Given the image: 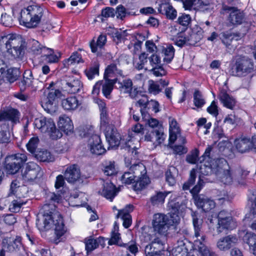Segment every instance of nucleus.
I'll list each match as a JSON object with an SVG mask.
<instances>
[{
    "label": "nucleus",
    "mask_w": 256,
    "mask_h": 256,
    "mask_svg": "<svg viewBox=\"0 0 256 256\" xmlns=\"http://www.w3.org/2000/svg\"><path fill=\"white\" fill-rule=\"evenodd\" d=\"M200 170V173L204 175L214 173L219 180L226 184H230L234 178H244L248 174V172L241 168H238L234 172L224 158L214 160L209 166L206 164L202 165Z\"/></svg>",
    "instance_id": "nucleus-1"
},
{
    "label": "nucleus",
    "mask_w": 256,
    "mask_h": 256,
    "mask_svg": "<svg viewBox=\"0 0 256 256\" xmlns=\"http://www.w3.org/2000/svg\"><path fill=\"white\" fill-rule=\"evenodd\" d=\"M54 206L52 204H46L40 209L38 216L36 224L40 228L48 230L52 224L55 226V234L58 239L66 232L63 218L58 212H54Z\"/></svg>",
    "instance_id": "nucleus-2"
},
{
    "label": "nucleus",
    "mask_w": 256,
    "mask_h": 256,
    "mask_svg": "<svg viewBox=\"0 0 256 256\" xmlns=\"http://www.w3.org/2000/svg\"><path fill=\"white\" fill-rule=\"evenodd\" d=\"M132 142L131 139L126 142L124 146L122 148L127 150L130 155L125 158V164L127 167L130 166V170L136 178L146 174V170L145 166L140 162L136 163L138 158V152L135 149L136 146L131 148L130 144Z\"/></svg>",
    "instance_id": "nucleus-3"
},
{
    "label": "nucleus",
    "mask_w": 256,
    "mask_h": 256,
    "mask_svg": "<svg viewBox=\"0 0 256 256\" xmlns=\"http://www.w3.org/2000/svg\"><path fill=\"white\" fill-rule=\"evenodd\" d=\"M42 14L43 10L40 6H30L21 10L20 24L28 28H34L40 23Z\"/></svg>",
    "instance_id": "nucleus-4"
},
{
    "label": "nucleus",
    "mask_w": 256,
    "mask_h": 256,
    "mask_svg": "<svg viewBox=\"0 0 256 256\" xmlns=\"http://www.w3.org/2000/svg\"><path fill=\"white\" fill-rule=\"evenodd\" d=\"M2 40L4 42L7 52L14 58H20L24 55L26 42L20 36L9 34L6 35Z\"/></svg>",
    "instance_id": "nucleus-5"
},
{
    "label": "nucleus",
    "mask_w": 256,
    "mask_h": 256,
    "mask_svg": "<svg viewBox=\"0 0 256 256\" xmlns=\"http://www.w3.org/2000/svg\"><path fill=\"white\" fill-rule=\"evenodd\" d=\"M80 135L82 137L89 138L88 146L92 154L100 155L106 152V149L102 144L100 136L94 134V128L92 126H86L80 128Z\"/></svg>",
    "instance_id": "nucleus-6"
},
{
    "label": "nucleus",
    "mask_w": 256,
    "mask_h": 256,
    "mask_svg": "<svg viewBox=\"0 0 256 256\" xmlns=\"http://www.w3.org/2000/svg\"><path fill=\"white\" fill-rule=\"evenodd\" d=\"M254 72V64L252 60L245 56H240L236 58L230 74L233 76L244 77Z\"/></svg>",
    "instance_id": "nucleus-7"
},
{
    "label": "nucleus",
    "mask_w": 256,
    "mask_h": 256,
    "mask_svg": "<svg viewBox=\"0 0 256 256\" xmlns=\"http://www.w3.org/2000/svg\"><path fill=\"white\" fill-rule=\"evenodd\" d=\"M28 160L26 152L16 153L5 158L4 168L7 174H14L23 166Z\"/></svg>",
    "instance_id": "nucleus-8"
},
{
    "label": "nucleus",
    "mask_w": 256,
    "mask_h": 256,
    "mask_svg": "<svg viewBox=\"0 0 256 256\" xmlns=\"http://www.w3.org/2000/svg\"><path fill=\"white\" fill-rule=\"evenodd\" d=\"M34 124L36 128L42 132L48 133L50 136L53 140H56L62 136V134L56 129L54 120L50 118L40 116L35 119Z\"/></svg>",
    "instance_id": "nucleus-9"
},
{
    "label": "nucleus",
    "mask_w": 256,
    "mask_h": 256,
    "mask_svg": "<svg viewBox=\"0 0 256 256\" xmlns=\"http://www.w3.org/2000/svg\"><path fill=\"white\" fill-rule=\"evenodd\" d=\"M169 219L168 216L162 214H156L153 216L152 224L154 230L158 234H164L168 230L170 226L177 222L176 218Z\"/></svg>",
    "instance_id": "nucleus-10"
},
{
    "label": "nucleus",
    "mask_w": 256,
    "mask_h": 256,
    "mask_svg": "<svg viewBox=\"0 0 256 256\" xmlns=\"http://www.w3.org/2000/svg\"><path fill=\"white\" fill-rule=\"evenodd\" d=\"M44 172L41 168L34 162H28L22 176L23 180L26 182H33L38 178H41Z\"/></svg>",
    "instance_id": "nucleus-11"
},
{
    "label": "nucleus",
    "mask_w": 256,
    "mask_h": 256,
    "mask_svg": "<svg viewBox=\"0 0 256 256\" xmlns=\"http://www.w3.org/2000/svg\"><path fill=\"white\" fill-rule=\"evenodd\" d=\"M101 128L105 131L106 140L111 147L122 144L123 140H121L120 134L114 125L109 124L108 122L106 125L101 126Z\"/></svg>",
    "instance_id": "nucleus-12"
},
{
    "label": "nucleus",
    "mask_w": 256,
    "mask_h": 256,
    "mask_svg": "<svg viewBox=\"0 0 256 256\" xmlns=\"http://www.w3.org/2000/svg\"><path fill=\"white\" fill-rule=\"evenodd\" d=\"M62 96L59 90L51 89L48 93L46 99L42 102V106L48 113L54 112L56 109L58 100Z\"/></svg>",
    "instance_id": "nucleus-13"
},
{
    "label": "nucleus",
    "mask_w": 256,
    "mask_h": 256,
    "mask_svg": "<svg viewBox=\"0 0 256 256\" xmlns=\"http://www.w3.org/2000/svg\"><path fill=\"white\" fill-rule=\"evenodd\" d=\"M116 88L121 94H128L132 98H136L138 94V88L133 86L132 81L130 78H126L122 81H118Z\"/></svg>",
    "instance_id": "nucleus-14"
},
{
    "label": "nucleus",
    "mask_w": 256,
    "mask_h": 256,
    "mask_svg": "<svg viewBox=\"0 0 256 256\" xmlns=\"http://www.w3.org/2000/svg\"><path fill=\"white\" fill-rule=\"evenodd\" d=\"M62 85L66 90L70 94L77 93L82 88V84L80 80L73 76H66L63 80Z\"/></svg>",
    "instance_id": "nucleus-15"
},
{
    "label": "nucleus",
    "mask_w": 256,
    "mask_h": 256,
    "mask_svg": "<svg viewBox=\"0 0 256 256\" xmlns=\"http://www.w3.org/2000/svg\"><path fill=\"white\" fill-rule=\"evenodd\" d=\"M223 10L229 14L228 20L229 22L234 26L242 24L244 20V13L239 9L234 7L228 6H224Z\"/></svg>",
    "instance_id": "nucleus-16"
},
{
    "label": "nucleus",
    "mask_w": 256,
    "mask_h": 256,
    "mask_svg": "<svg viewBox=\"0 0 256 256\" xmlns=\"http://www.w3.org/2000/svg\"><path fill=\"white\" fill-rule=\"evenodd\" d=\"M102 184V189L98 191V192L110 201H112L114 198L116 196L118 192L116 186L110 180L104 181L100 180Z\"/></svg>",
    "instance_id": "nucleus-17"
},
{
    "label": "nucleus",
    "mask_w": 256,
    "mask_h": 256,
    "mask_svg": "<svg viewBox=\"0 0 256 256\" xmlns=\"http://www.w3.org/2000/svg\"><path fill=\"white\" fill-rule=\"evenodd\" d=\"M64 174L65 180L68 182L72 184L78 180L81 176L80 167L75 164L68 166Z\"/></svg>",
    "instance_id": "nucleus-18"
},
{
    "label": "nucleus",
    "mask_w": 256,
    "mask_h": 256,
    "mask_svg": "<svg viewBox=\"0 0 256 256\" xmlns=\"http://www.w3.org/2000/svg\"><path fill=\"white\" fill-rule=\"evenodd\" d=\"M194 203L198 208H202L205 212H208L215 207V202L204 196H194Z\"/></svg>",
    "instance_id": "nucleus-19"
},
{
    "label": "nucleus",
    "mask_w": 256,
    "mask_h": 256,
    "mask_svg": "<svg viewBox=\"0 0 256 256\" xmlns=\"http://www.w3.org/2000/svg\"><path fill=\"white\" fill-rule=\"evenodd\" d=\"M238 242V238L234 236L229 235L220 238L217 242L218 248L222 251L230 250Z\"/></svg>",
    "instance_id": "nucleus-20"
},
{
    "label": "nucleus",
    "mask_w": 256,
    "mask_h": 256,
    "mask_svg": "<svg viewBox=\"0 0 256 256\" xmlns=\"http://www.w3.org/2000/svg\"><path fill=\"white\" fill-rule=\"evenodd\" d=\"M20 116V112L14 108L0 111V122L8 120L13 124H16L19 122Z\"/></svg>",
    "instance_id": "nucleus-21"
},
{
    "label": "nucleus",
    "mask_w": 256,
    "mask_h": 256,
    "mask_svg": "<svg viewBox=\"0 0 256 256\" xmlns=\"http://www.w3.org/2000/svg\"><path fill=\"white\" fill-rule=\"evenodd\" d=\"M236 150L240 152H246L252 149L250 138L242 136L236 138L234 142Z\"/></svg>",
    "instance_id": "nucleus-22"
},
{
    "label": "nucleus",
    "mask_w": 256,
    "mask_h": 256,
    "mask_svg": "<svg viewBox=\"0 0 256 256\" xmlns=\"http://www.w3.org/2000/svg\"><path fill=\"white\" fill-rule=\"evenodd\" d=\"M124 76L122 70L120 68L119 61L108 65L105 70L104 78H112L118 76Z\"/></svg>",
    "instance_id": "nucleus-23"
},
{
    "label": "nucleus",
    "mask_w": 256,
    "mask_h": 256,
    "mask_svg": "<svg viewBox=\"0 0 256 256\" xmlns=\"http://www.w3.org/2000/svg\"><path fill=\"white\" fill-rule=\"evenodd\" d=\"M4 248H6L7 252H14L19 250L22 248L20 238L15 239L11 238H6L2 240Z\"/></svg>",
    "instance_id": "nucleus-24"
},
{
    "label": "nucleus",
    "mask_w": 256,
    "mask_h": 256,
    "mask_svg": "<svg viewBox=\"0 0 256 256\" xmlns=\"http://www.w3.org/2000/svg\"><path fill=\"white\" fill-rule=\"evenodd\" d=\"M133 210L132 205L127 206L124 209L120 210L116 218L120 217L123 220V226L125 228H128L132 224V217L130 212Z\"/></svg>",
    "instance_id": "nucleus-25"
},
{
    "label": "nucleus",
    "mask_w": 256,
    "mask_h": 256,
    "mask_svg": "<svg viewBox=\"0 0 256 256\" xmlns=\"http://www.w3.org/2000/svg\"><path fill=\"white\" fill-rule=\"evenodd\" d=\"M158 10L160 13L166 14L167 18L170 20L174 19L177 16L176 10L169 3L161 4Z\"/></svg>",
    "instance_id": "nucleus-26"
},
{
    "label": "nucleus",
    "mask_w": 256,
    "mask_h": 256,
    "mask_svg": "<svg viewBox=\"0 0 256 256\" xmlns=\"http://www.w3.org/2000/svg\"><path fill=\"white\" fill-rule=\"evenodd\" d=\"M206 242H200L198 240H194V245L201 256H216L215 252L206 245Z\"/></svg>",
    "instance_id": "nucleus-27"
},
{
    "label": "nucleus",
    "mask_w": 256,
    "mask_h": 256,
    "mask_svg": "<svg viewBox=\"0 0 256 256\" xmlns=\"http://www.w3.org/2000/svg\"><path fill=\"white\" fill-rule=\"evenodd\" d=\"M102 170L106 176H112L118 173V168L114 161L106 160L102 164Z\"/></svg>",
    "instance_id": "nucleus-28"
},
{
    "label": "nucleus",
    "mask_w": 256,
    "mask_h": 256,
    "mask_svg": "<svg viewBox=\"0 0 256 256\" xmlns=\"http://www.w3.org/2000/svg\"><path fill=\"white\" fill-rule=\"evenodd\" d=\"M219 98L223 106L229 109L232 110L236 106L235 99L224 91L220 92Z\"/></svg>",
    "instance_id": "nucleus-29"
},
{
    "label": "nucleus",
    "mask_w": 256,
    "mask_h": 256,
    "mask_svg": "<svg viewBox=\"0 0 256 256\" xmlns=\"http://www.w3.org/2000/svg\"><path fill=\"white\" fill-rule=\"evenodd\" d=\"M80 104V103L76 96H70L62 101V108L70 111L75 110Z\"/></svg>",
    "instance_id": "nucleus-30"
},
{
    "label": "nucleus",
    "mask_w": 256,
    "mask_h": 256,
    "mask_svg": "<svg viewBox=\"0 0 256 256\" xmlns=\"http://www.w3.org/2000/svg\"><path fill=\"white\" fill-rule=\"evenodd\" d=\"M58 126L66 134L72 132L74 128L72 120L68 116H65L60 118Z\"/></svg>",
    "instance_id": "nucleus-31"
},
{
    "label": "nucleus",
    "mask_w": 256,
    "mask_h": 256,
    "mask_svg": "<svg viewBox=\"0 0 256 256\" xmlns=\"http://www.w3.org/2000/svg\"><path fill=\"white\" fill-rule=\"evenodd\" d=\"M170 138V142L174 143L176 140L177 135L180 134V129L175 119L169 118Z\"/></svg>",
    "instance_id": "nucleus-32"
},
{
    "label": "nucleus",
    "mask_w": 256,
    "mask_h": 256,
    "mask_svg": "<svg viewBox=\"0 0 256 256\" xmlns=\"http://www.w3.org/2000/svg\"><path fill=\"white\" fill-rule=\"evenodd\" d=\"M193 224L194 227V236L195 240H198L200 242H206V236L203 234L202 230V222L198 221L196 218H193Z\"/></svg>",
    "instance_id": "nucleus-33"
},
{
    "label": "nucleus",
    "mask_w": 256,
    "mask_h": 256,
    "mask_svg": "<svg viewBox=\"0 0 256 256\" xmlns=\"http://www.w3.org/2000/svg\"><path fill=\"white\" fill-rule=\"evenodd\" d=\"M104 244V240L102 237H99L96 238H90L86 240V250L88 252L96 248L99 245H102Z\"/></svg>",
    "instance_id": "nucleus-34"
},
{
    "label": "nucleus",
    "mask_w": 256,
    "mask_h": 256,
    "mask_svg": "<svg viewBox=\"0 0 256 256\" xmlns=\"http://www.w3.org/2000/svg\"><path fill=\"white\" fill-rule=\"evenodd\" d=\"M164 134L161 129L154 130L150 132L146 133L144 136V140L147 142H152L154 136L158 144H160L164 140Z\"/></svg>",
    "instance_id": "nucleus-35"
},
{
    "label": "nucleus",
    "mask_w": 256,
    "mask_h": 256,
    "mask_svg": "<svg viewBox=\"0 0 256 256\" xmlns=\"http://www.w3.org/2000/svg\"><path fill=\"white\" fill-rule=\"evenodd\" d=\"M243 239L249 246L250 252L254 256H256V234L248 232L244 236Z\"/></svg>",
    "instance_id": "nucleus-36"
},
{
    "label": "nucleus",
    "mask_w": 256,
    "mask_h": 256,
    "mask_svg": "<svg viewBox=\"0 0 256 256\" xmlns=\"http://www.w3.org/2000/svg\"><path fill=\"white\" fill-rule=\"evenodd\" d=\"M104 81L102 80V92L104 95L108 98L110 96L113 90L114 84L116 82V79L104 78Z\"/></svg>",
    "instance_id": "nucleus-37"
},
{
    "label": "nucleus",
    "mask_w": 256,
    "mask_h": 256,
    "mask_svg": "<svg viewBox=\"0 0 256 256\" xmlns=\"http://www.w3.org/2000/svg\"><path fill=\"white\" fill-rule=\"evenodd\" d=\"M150 182V179L146 174L138 177L137 180L134 181V184L133 186L134 190L136 191H140L145 188Z\"/></svg>",
    "instance_id": "nucleus-38"
},
{
    "label": "nucleus",
    "mask_w": 256,
    "mask_h": 256,
    "mask_svg": "<svg viewBox=\"0 0 256 256\" xmlns=\"http://www.w3.org/2000/svg\"><path fill=\"white\" fill-rule=\"evenodd\" d=\"M33 80L32 72L30 70H26L23 74V80L19 84L20 90H24L26 86H31Z\"/></svg>",
    "instance_id": "nucleus-39"
},
{
    "label": "nucleus",
    "mask_w": 256,
    "mask_h": 256,
    "mask_svg": "<svg viewBox=\"0 0 256 256\" xmlns=\"http://www.w3.org/2000/svg\"><path fill=\"white\" fill-rule=\"evenodd\" d=\"M106 41V36L104 35H100L96 40L95 42L94 40H92L90 42V47L92 52H96L100 50L105 44Z\"/></svg>",
    "instance_id": "nucleus-40"
},
{
    "label": "nucleus",
    "mask_w": 256,
    "mask_h": 256,
    "mask_svg": "<svg viewBox=\"0 0 256 256\" xmlns=\"http://www.w3.org/2000/svg\"><path fill=\"white\" fill-rule=\"evenodd\" d=\"M162 53L164 56V61L170 62L174 58V49L173 46L166 44L162 47Z\"/></svg>",
    "instance_id": "nucleus-41"
},
{
    "label": "nucleus",
    "mask_w": 256,
    "mask_h": 256,
    "mask_svg": "<svg viewBox=\"0 0 256 256\" xmlns=\"http://www.w3.org/2000/svg\"><path fill=\"white\" fill-rule=\"evenodd\" d=\"M60 54L57 52L54 53L52 49L48 48L46 53L43 54L44 60L48 63H54L58 61Z\"/></svg>",
    "instance_id": "nucleus-42"
},
{
    "label": "nucleus",
    "mask_w": 256,
    "mask_h": 256,
    "mask_svg": "<svg viewBox=\"0 0 256 256\" xmlns=\"http://www.w3.org/2000/svg\"><path fill=\"white\" fill-rule=\"evenodd\" d=\"M186 204V200L181 202L177 198L176 200H171L168 202V206L172 210L174 215L176 214V217L178 218L177 213L180 209H183Z\"/></svg>",
    "instance_id": "nucleus-43"
},
{
    "label": "nucleus",
    "mask_w": 256,
    "mask_h": 256,
    "mask_svg": "<svg viewBox=\"0 0 256 256\" xmlns=\"http://www.w3.org/2000/svg\"><path fill=\"white\" fill-rule=\"evenodd\" d=\"M202 38V34L201 31L192 32L189 36H187V45L196 46Z\"/></svg>",
    "instance_id": "nucleus-44"
},
{
    "label": "nucleus",
    "mask_w": 256,
    "mask_h": 256,
    "mask_svg": "<svg viewBox=\"0 0 256 256\" xmlns=\"http://www.w3.org/2000/svg\"><path fill=\"white\" fill-rule=\"evenodd\" d=\"M151 248L150 250L160 253V251L164 249V244L160 238L157 236L151 244H148L145 248Z\"/></svg>",
    "instance_id": "nucleus-45"
},
{
    "label": "nucleus",
    "mask_w": 256,
    "mask_h": 256,
    "mask_svg": "<svg viewBox=\"0 0 256 256\" xmlns=\"http://www.w3.org/2000/svg\"><path fill=\"white\" fill-rule=\"evenodd\" d=\"M97 103L98 104L99 108L100 111L101 112L100 114V118H101V122H100V125L101 126H104L106 124V122H108V120L106 117L107 115V110L106 108V103L102 100H98L97 102Z\"/></svg>",
    "instance_id": "nucleus-46"
},
{
    "label": "nucleus",
    "mask_w": 256,
    "mask_h": 256,
    "mask_svg": "<svg viewBox=\"0 0 256 256\" xmlns=\"http://www.w3.org/2000/svg\"><path fill=\"white\" fill-rule=\"evenodd\" d=\"M20 75V71L18 68H11L7 70L5 74L6 80L12 83L16 81Z\"/></svg>",
    "instance_id": "nucleus-47"
},
{
    "label": "nucleus",
    "mask_w": 256,
    "mask_h": 256,
    "mask_svg": "<svg viewBox=\"0 0 256 256\" xmlns=\"http://www.w3.org/2000/svg\"><path fill=\"white\" fill-rule=\"evenodd\" d=\"M36 158L43 162H51L54 160V157L48 150H40L36 154Z\"/></svg>",
    "instance_id": "nucleus-48"
},
{
    "label": "nucleus",
    "mask_w": 256,
    "mask_h": 256,
    "mask_svg": "<svg viewBox=\"0 0 256 256\" xmlns=\"http://www.w3.org/2000/svg\"><path fill=\"white\" fill-rule=\"evenodd\" d=\"M167 195L166 192H156L150 198V202L153 206H158L164 202V199Z\"/></svg>",
    "instance_id": "nucleus-49"
},
{
    "label": "nucleus",
    "mask_w": 256,
    "mask_h": 256,
    "mask_svg": "<svg viewBox=\"0 0 256 256\" xmlns=\"http://www.w3.org/2000/svg\"><path fill=\"white\" fill-rule=\"evenodd\" d=\"M194 104L197 108H201L206 104V101L201 92L196 90L194 94Z\"/></svg>",
    "instance_id": "nucleus-50"
},
{
    "label": "nucleus",
    "mask_w": 256,
    "mask_h": 256,
    "mask_svg": "<svg viewBox=\"0 0 256 256\" xmlns=\"http://www.w3.org/2000/svg\"><path fill=\"white\" fill-rule=\"evenodd\" d=\"M147 58V55L145 53L141 54L139 56L138 59L136 60L134 62V67L139 70H142L143 68L147 70V68H144L145 64L148 62Z\"/></svg>",
    "instance_id": "nucleus-51"
},
{
    "label": "nucleus",
    "mask_w": 256,
    "mask_h": 256,
    "mask_svg": "<svg viewBox=\"0 0 256 256\" xmlns=\"http://www.w3.org/2000/svg\"><path fill=\"white\" fill-rule=\"evenodd\" d=\"M30 48L32 51L36 54H43L46 53V50H48V48L45 46H42L38 42L35 40L32 41Z\"/></svg>",
    "instance_id": "nucleus-52"
},
{
    "label": "nucleus",
    "mask_w": 256,
    "mask_h": 256,
    "mask_svg": "<svg viewBox=\"0 0 256 256\" xmlns=\"http://www.w3.org/2000/svg\"><path fill=\"white\" fill-rule=\"evenodd\" d=\"M115 14L118 19L123 20L127 16L130 15V12H128L124 6L120 4L116 8Z\"/></svg>",
    "instance_id": "nucleus-53"
},
{
    "label": "nucleus",
    "mask_w": 256,
    "mask_h": 256,
    "mask_svg": "<svg viewBox=\"0 0 256 256\" xmlns=\"http://www.w3.org/2000/svg\"><path fill=\"white\" fill-rule=\"evenodd\" d=\"M135 178H136L135 175H134L130 170H128V172H124L121 176L120 180L124 184H130L134 182Z\"/></svg>",
    "instance_id": "nucleus-54"
},
{
    "label": "nucleus",
    "mask_w": 256,
    "mask_h": 256,
    "mask_svg": "<svg viewBox=\"0 0 256 256\" xmlns=\"http://www.w3.org/2000/svg\"><path fill=\"white\" fill-rule=\"evenodd\" d=\"M232 222V218H228V220L226 219L224 220L218 222V226L217 227L218 232L220 233L224 230L231 228H232L231 226Z\"/></svg>",
    "instance_id": "nucleus-55"
},
{
    "label": "nucleus",
    "mask_w": 256,
    "mask_h": 256,
    "mask_svg": "<svg viewBox=\"0 0 256 256\" xmlns=\"http://www.w3.org/2000/svg\"><path fill=\"white\" fill-rule=\"evenodd\" d=\"M199 151L196 148L192 150L186 156V161L191 164H195L198 160Z\"/></svg>",
    "instance_id": "nucleus-56"
},
{
    "label": "nucleus",
    "mask_w": 256,
    "mask_h": 256,
    "mask_svg": "<svg viewBox=\"0 0 256 256\" xmlns=\"http://www.w3.org/2000/svg\"><path fill=\"white\" fill-rule=\"evenodd\" d=\"M196 178V170L193 168L190 170V176L188 182H185L182 186L184 190H188L190 186L194 184Z\"/></svg>",
    "instance_id": "nucleus-57"
},
{
    "label": "nucleus",
    "mask_w": 256,
    "mask_h": 256,
    "mask_svg": "<svg viewBox=\"0 0 256 256\" xmlns=\"http://www.w3.org/2000/svg\"><path fill=\"white\" fill-rule=\"evenodd\" d=\"M192 18L189 14H182L178 18V22L184 27H187L190 23Z\"/></svg>",
    "instance_id": "nucleus-58"
},
{
    "label": "nucleus",
    "mask_w": 256,
    "mask_h": 256,
    "mask_svg": "<svg viewBox=\"0 0 256 256\" xmlns=\"http://www.w3.org/2000/svg\"><path fill=\"white\" fill-rule=\"evenodd\" d=\"M86 74L89 80H92L96 75H98L99 66L96 64L94 66L90 68L85 70Z\"/></svg>",
    "instance_id": "nucleus-59"
},
{
    "label": "nucleus",
    "mask_w": 256,
    "mask_h": 256,
    "mask_svg": "<svg viewBox=\"0 0 256 256\" xmlns=\"http://www.w3.org/2000/svg\"><path fill=\"white\" fill-rule=\"evenodd\" d=\"M38 142V138H32L26 144L28 150L31 153H34Z\"/></svg>",
    "instance_id": "nucleus-60"
},
{
    "label": "nucleus",
    "mask_w": 256,
    "mask_h": 256,
    "mask_svg": "<svg viewBox=\"0 0 256 256\" xmlns=\"http://www.w3.org/2000/svg\"><path fill=\"white\" fill-rule=\"evenodd\" d=\"M24 204L25 203L22 202L20 200H14L10 205L9 210L13 212H18L21 206Z\"/></svg>",
    "instance_id": "nucleus-61"
},
{
    "label": "nucleus",
    "mask_w": 256,
    "mask_h": 256,
    "mask_svg": "<svg viewBox=\"0 0 256 256\" xmlns=\"http://www.w3.org/2000/svg\"><path fill=\"white\" fill-rule=\"evenodd\" d=\"M157 236L156 234L144 232L142 234L140 240L142 242L151 244Z\"/></svg>",
    "instance_id": "nucleus-62"
},
{
    "label": "nucleus",
    "mask_w": 256,
    "mask_h": 256,
    "mask_svg": "<svg viewBox=\"0 0 256 256\" xmlns=\"http://www.w3.org/2000/svg\"><path fill=\"white\" fill-rule=\"evenodd\" d=\"M174 42L176 45L180 47L187 45V36H185L184 34L180 33L174 38Z\"/></svg>",
    "instance_id": "nucleus-63"
},
{
    "label": "nucleus",
    "mask_w": 256,
    "mask_h": 256,
    "mask_svg": "<svg viewBox=\"0 0 256 256\" xmlns=\"http://www.w3.org/2000/svg\"><path fill=\"white\" fill-rule=\"evenodd\" d=\"M101 16L105 18H113L115 16V10L111 7H106L102 10Z\"/></svg>",
    "instance_id": "nucleus-64"
}]
</instances>
